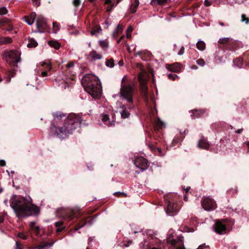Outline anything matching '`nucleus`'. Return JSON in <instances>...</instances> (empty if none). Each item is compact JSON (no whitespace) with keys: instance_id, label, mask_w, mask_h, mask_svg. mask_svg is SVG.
Segmentation results:
<instances>
[{"instance_id":"8fccbe9b","label":"nucleus","mask_w":249,"mask_h":249,"mask_svg":"<svg viewBox=\"0 0 249 249\" xmlns=\"http://www.w3.org/2000/svg\"><path fill=\"white\" fill-rule=\"evenodd\" d=\"M196 63L200 66H203L205 64L204 60L202 58H199L197 60Z\"/></svg>"},{"instance_id":"13d9d810","label":"nucleus","mask_w":249,"mask_h":249,"mask_svg":"<svg viewBox=\"0 0 249 249\" xmlns=\"http://www.w3.org/2000/svg\"><path fill=\"white\" fill-rule=\"evenodd\" d=\"M184 53V47L183 46L181 47L178 53V55H182Z\"/></svg>"},{"instance_id":"473e14b6","label":"nucleus","mask_w":249,"mask_h":249,"mask_svg":"<svg viewBox=\"0 0 249 249\" xmlns=\"http://www.w3.org/2000/svg\"><path fill=\"white\" fill-rule=\"evenodd\" d=\"M196 45V48L200 51H203L206 48V44L203 41H198Z\"/></svg>"},{"instance_id":"f8f14e48","label":"nucleus","mask_w":249,"mask_h":249,"mask_svg":"<svg viewBox=\"0 0 249 249\" xmlns=\"http://www.w3.org/2000/svg\"><path fill=\"white\" fill-rule=\"evenodd\" d=\"M128 104L125 105H123L121 107L122 110L120 111L121 117L123 119H128L130 116V113L128 109H132L134 108V105L133 104V101L131 103L128 102Z\"/></svg>"},{"instance_id":"864d4df0","label":"nucleus","mask_w":249,"mask_h":249,"mask_svg":"<svg viewBox=\"0 0 249 249\" xmlns=\"http://www.w3.org/2000/svg\"><path fill=\"white\" fill-rule=\"evenodd\" d=\"M168 0H156L158 4L159 5H163L167 2Z\"/></svg>"},{"instance_id":"c756f323","label":"nucleus","mask_w":249,"mask_h":249,"mask_svg":"<svg viewBox=\"0 0 249 249\" xmlns=\"http://www.w3.org/2000/svg\"><path fill=\"white\" fill-rule=\"evenodd\" d=\"M48 44L49 46L55 49H58L60 47V44L55 40H50L48 41Z\"/></svg>"},{"instance_id":"3c124183","label":"nucleus","mask_w":249,"mask_h":249,"mask_svg":"<svg viewBox=\"0 0 249 249\" xmlns=\"http://www.w3.org/2000/svg\"><path fill=\"white\" fill-rule=\"evenodd\" d=\"M125 39V36H122L120 38L117 40V42L118 44H120L122 43V44H123L124 43V40Z\"/></svg>"},{"instance_id":"5fc2aeb1","label":"nucleus","mask_w":249,"mask_h":249,"mask_svg":"<svg viewBox=\"0 0 249 249\" xmlns=\"http://www.w3.org/2000/svg\"><path fill=\"white\" fill-rule=\"evenodd\" d=\"M109 119V116L108 115L105 114V115H104V116L103 117L102 121L104 122H107V121H108Z\"/></svg>"},{"instance_id":"b1692460","label":"nucleus","mask_w":249,"mask_h":249,"mask_svg":"<svg viewBox=\"0 0 249 249\" xmlns=\"http://www.w3.org/2000/svg\"><path fill=\"white\" fill-rule=\"evenodd\" d=\"M202 208L206 211H213L216 208V203H201Z\"/></svg>"},{"instance_id":"09e8293b","label":"nucleus","mask_w":249,"mask_h":249,"mask_svg":"<svg viewBox=\"0 0 249 249\" xmlns=\"http://www.w3.org/2000/svg\"><path fill=\"white\" fill-rule=\"evenodd\" d=\"M167 76L169 79H171L172 80H175L176 78L178 77V76H177V74H172V73L168 74Z\"/></svg>"},{"instance_id":"4468645a","label":"nucleus","mask_w":249,"mask_h":249,"mask_svg":"<svg viewBox=\"0 0 249 249\" xmlns=\"http://www.w3.org/2000/svg\"><path fill=\"white\" fill-rule=\"evenodd\" d=\"M139 81L140 83V89L144 96L147 95V86L146 85V81L143 79L141 75H139L138 77Z\"/></svg>"},{"instance_id":"2eb2a0df","label":"nucleus","mask_w":249,"mask_h":249,"mask_svg":"<svg viewBox=\"0 0 249 249\" xmlns=\"http://www.w3.org/2000/svg\"><path fill=\"white\" fill-rule=\"evenodd\" d=\"M210 146V144L207 139H205L204 137L198 141L197 143V147L200 149L209 150Z\"/></svg>"},{"instance_id":"393cba45","label":"nucleus","mask_w":249,"mask_h":249,"mask_svg":"<svg viewBox=\"0 0 249 249\" xmlns=\"http://www.w3.org/2000/svg\"><path fill=\"white\" fill-rule=\"evenodd\" d=\"M178 196L174 194H169L165 196L166 202H177Z\"/></svg>"},{"instance_id":"cd10ccee","label":"nucleus","mask_w":249,"mask_h":249,"mask_svg":"<svg viewBox=\"0 0 249 249\" xmlns=\"http://www.w3.org/2000/svg\"><path fill=\"white\" fill-rule=\"evenodd\" d=\"M89 56L94 60H99L102 58V55L100 54L97 53L95 51H92L90 52Z\"/></svg>"},{"instance_id":"6e6d98bb","label":"nucleus","mask_w":249,"mask_h":249,"mask_svg":"<svg viewBox=\"0 0 249 249\" xmlns=\"http://www.w3.org/2000/svg\"><path fill=\"white\" fill-rule=\"evenodd\" d=\"M5 215H6V213H3L1 215H0V223H2L3 222Z\"/></svg>"},{"instance_id":"49530a36","label":"nucleus","mask_w":249,"mask_h":249,"mask_svg":"<svg viewBox=\"0 0 249 249\" xmlns=\"http://www.w3.org/2000/svg\"><path fill=\"white\" fill-rule=\"evenodd\" d=\"M42 66L45 67L48 71H51L52 69L51 64L46 62H43Z\"/></svg>"},{"instance_id":"de8ad7c7","label":"nucleus","mask_w":249,"mask_h":249,"mask_svg":"<svg viewBox=\"0 0 249 249\" xmlns=\"http://www.w3.org/2000/svg\"><path fill=\"white\" fill-rule=\"evenodd\" d=\"M7 12H8V11L5 7H3L0 8V15H5L6 14H7Z\"/></svg>"},{"instance_id":"423d86ee","label":"nucleus","mask_w":249,"mask_h":249,"mask_svg":"<svg viewBox=\"0 0 249 249\" xmlns=\"http://www.w3.org/2000/svg\"><path fill=\"white\" fill-rule=\"evenodd\" d=\"M228 222V219H222L216 220L213 226L215 232L219 234L227 233L229 231L228 230V227L229 226Z\"/></svg>"},{"instance_id":"4c0bfd02","label":"nucleus","mask_w":249,"mask_h":249,"mask_svg":"<svg viewBox=\"0 0 249 249\" xmlns=\"http://www.w3.org/2000/svg\"><path fill=\"white\" fill-rule=\"evenodd\" d=\"M114 195L116 197H121V198L126 197L127 196V195L125 193H124V192H120L114 193Z\"/></svg>"},{"instance_id":"052dcab7","label":"nucleus","mask_w":249,"mask_h":249,"mask_svg":"<svg viewBox=\"0 0 249 249\" xmlns=\"http://www.w3.org/2000/svg\"><path fill=\"white\" fill-rule=\"evenodd\" d=\"M34 5L38 6L40 5V0H32Z\"/></svg>"},{"instance_id":"c03bdc74","label":"nucleus","mask_w":249,"mask_h":249,"mask_svg":"<svg viewBox=\"0 0 249 249\" xmlns=\"http://www.w3.org/2000/svg\"><path fill=\"white\" fill-rule=\"evenodd\" d=\"M81 3V0H73L72 1V4L76 8L78 7L80 5Z\"/></svg>"},{"instance_id":"9d476101","label":"nucleus","mask_w":249,"mask_h":249,"mask_svg":"<svg viewBox=\"0 0 249 249\" xmlns=\"http://www.w3.org/2000/svg\"><path fill=\"white\" fill-rule=\"evenodd\" d=\"M244 62L249 68V50L244 53L243 58L238 57L233 60L234 64L239 68L243 65Z\"/></svg>"},{"instance_id":"6ab92c4d","label":"nucleus","mask_w":249,"mask_h":249,"mask_svg":"<svg viewBox=\"0 0 249 249\" xmlns=\"http://www.w3.org/2000/svg\"><path fill=\"white\" fill-rule=\"evenodd\" d=\"M192 113V118L195 119L196 118L202 117L206 112V109H194L191 111Z\"/></svg>"},{"instance_id":"9b49d317","label":"nucleus","mask_w":249,"mask_h":249,"mask_svg":"<svg viewBox=\"0 0 249 249\" xmlns=\"http://www.w3.org/2000/svg\"><path fill=\"white\" fill-rule=\"evenodd\" d=\"M180 208V205L178 203H167L165 207V211L169 215L172 216L176 214Z\"/></svg>"},{"instance_id":"aec40b11","label":"nucleus","mask_w":249,"mask_h":249,"mask_svg":"<svg viewBox=\"0 0 249 249\" xmlns=\"http://www.w3.org/2000/svg\"><path fill=\"white\" fill-rule=\"evenodd\" d=\"M136 55L141 56L142 59L144 61H147L150 58L152 55L151 53L148 51H139L136 53Z\"/></svg>"},{"instance_id":"4d7b16f0","label":"nucleus","mask_w":249,"mask_h":249,"mask_svg":"<svg viewBox=\"0 0 249 249\" xmlns=\"http://www.w3.org/2000/svg\"><path fill=\"white\" fill-rule=\"evenodd\" d=\"M16 249H22V245L18 242H16Z\"/></svg>"},{"instance_id":"72a5a7b5","label":"nucleus","mask_w":249,"mask_h":249,"mask_svg":"<svg viewBox=\"0 0 249 249\" xmlns=\"http://www.w3.org/2000/svg\"><path fill=\"white\" fill-rule=\"evenodd\" d=\"M37 42L34 38H31L29 40V43L27 44L28 48H35L37 46Z\"/></svg>"},{"instance_id":"ea45409f","label":"nucleus","mask_w":249,"mask_h":249,"mask_svg":"<svg viewBox=\"0 0 249 249\" xmlns=\"http://www.w3.org/2000/svg\"><path fill=\"white\" fill-rule=\"evenodd\" d=\"M201 202H216L210 196L205 197L203 198V200Z\"/></svg>"},{"instance_id":"a18cd8bd","label":"nucleus","mask_w":249,"mask_h":249,"mask_svg":"<svg viewBox=\"0 0 249 249\" xmlns=\"http://www.w3.org/2000/svg\"><path fill=\"white\" fill-rule=\"evenodd\" d=\"M100 31H101V28L100 27H99L98 28H94L91 31V34L92 35H95L97 33H98Z\"/></svg>"},{"instance_id":"e2e57ef3","label":"nucleus","mask_w":249,"mask_h":249,"mask_svg":"<svg viewBox=\"0 0 249 249\" xmlns=\"http://www.w3.org/2000/svg\"><path fill=\"white\" fill-rule=\"evenodd\" d=\"M74 214H75V213H74V211H73V210L71 211V215H70L68 217L70 220H72L73 219V217L74 216Z\"/></svg>"},{"instance_id":"412c9836","label":"nucleus","mask_w":249,"mask_h":249,"mask_svg":"<svg viewBox=\"0 0 249 249\" xmlns=\"http://www.w3.org/2000/svg\"><path fill=\"white\" fill-rule=\"evenodd\" d=\"M36 15L35 12L31 13L30 15L24 16L25 21L30 25H32L36 18Z\"/></svg>"},{"instance_id":"7c9ffc66","label":"nucleus","mask_w":249,"mask_h":249,"mask_svg":"<svg viewBox=\"0 0 249 249\" xmlns=\"http://www.w3.org/2000/svg\"><path fill=\"white\" fill-rule=\"evenodd\" d=\"M184 138V135L181 133H180V136L175 138L173 140V143L174 145L177 144L178 143H180L182 142L183 139Z\"/></svg>"},{"instance_id":"5701e85b","label":"nucleus","mask_w":249,"mask_h":249,"mask_svg":"<svg viewBox=\"0 0 249 249\" xmlns=\"http://www.w3.org/2000/svg\"><path fill=\"white\" fill-rule=\"evenodd\" d=\"M180 64L178 63H175L171 65H168L167 67V69L171 71L174 72H178L180 70Z\"/></svg>"},{"instance_id":"0e129e2a","label":"nucleus","mask_w":249,"mask_h":249,"mask_svg":"<svg viewBox=\"0 0 249 249\" xmlns=\"http://www.w3.org/2000/svg\"><path fill=\"white\" fill-rule=\"evenodd\" d=\"M211 5V2H210L209 1H208V0H205L204 1V5L205 6H209Z\"/></svg>"},{"instance_id":"39448f33","label":"nucleus","mask_w":249,"mask_h":249,"mask_svg":"<svg viewBox=\"0 0 249 249\" xmlns=\"http://www.w3.org/2000/svg\"><path fill=\"white\" fill-rule=\"evenodd\" d=\"M218 43L221 45L219 48L224 51H234L236 50V44L232 39L230 38H220L218 40Z\"/></svg>"},{"instance_id":"c9c22d12","label":"nucleus","mask_w":249,"mask_h":249,"mask_svg":"<svg viewBox=\"0 0 249 249\" xmlns=\"http://www.w3.org/2000/svg\"><path fill=\"white\" fill-rule=\"evenodd\" d=\"M106 65L108 67H113L114 66L113 59L110 58L109 59H107L106 61Z\"/></svg>"},{"instance_id":"20e7f679","label":"nucleus","mask_w":249,"mask_h":249,"mask_svg":"<svg viewBox=\"0 0 249 249\" xmlns=\"http://www.w3.org/2000/svg\"><path fill=\"white\" fill-rule=\"evenodd\" d=\"M127 77L124 76L122 80L121 87L120 89V95L127 102H133V94L134 93V88L133 86L128 82H126Z\"/></svg>"},{"instance_id":"a19ab883","label":"nucleus","mask_w":249,"mask_h":249,"mask_svg":"<svg viewBox=\"0 0 249 249\" xmlns=\"http://www.w3.org/2000/svg\"><path fill=\"white\" fill-rule=\"evenodd\" d=\"M241 21L242 22H245L246 24H248L249 23V18L247 17L245 14H242Z\"/></svg>"},{"instance_id":"dca6fc26","label":"nucleus","mask_w":249,"mask_h":249,"mask_svg":"<svg viewBox=\"0 0 249 249\" xmlns=\"http://www.w3.org/2000/svg\"><path fill=\"white\" fill-rule=\"evenodd\" d=\"M122 0H116L115 3V2H112V0H105V4L108 5V6L106 8L107 12H110L114 7L116 6Z\"/></svg>"},{"instance_id":"79ce46f5","label":"nucleus","mask_w":249,"mask_h":249,"mask_svg":"<svg viewBox=\"0 0 249 249\" xmlns=\"http://www.w3.org/2000/svg\"><path fill=\"white\" fill-rule=\"evenodd\" d=\"M18 237L24 240H27L28 238L29 235L24 233L19 232L18 234Z\"/></svg>"},{"instance_id":"37998d69","label":"nucleus","mask_w":249,"mask_h":249,"mask_svg":"<svg viewBox=\"0 0 249 249\" xmlns=\"http://www.w3.org/2000/svg\"><path fill=\"white\" fill-rule=\"evenodd\" d=\"M115 31L117 33L116 36H118L123 32L122 26L121 25H118L116 27Z\"/></svg>"},{"instance_id":"c85d7f7f","label":"nucleus","mask_w":249,"mask_h":249,"mask_svg":"<svg viewBox=\"0 0 249 249\" xmlns=\"http://www.w3.org/2000/svg\"><path fill=\"white\" fill-rule=\"evenodd\" d=\"M12 39L9 37H0V45L11 43Z\"/></svg>"},{"instance_id":"e433bc0d","label":"nucleus","mask_w":249,"mask_h":249,"mask_svg":"<svg viewBox=\"0 0 249 249\" xmlns=\"http://www.w3.org/2000/svg\"><path fill=\"white\" fill-rule=\"evenodd\" d=\"M99 45L103 49L106 50L108 47V44L107 41L102 40L99 41Z\"/></svg>"},{"instance_id":"603ef678","label":"nucleus","mask_w":249,"mask_h":249,"mask_svg":"<svg viewBox=\"0 0 249 249\" xmlns=\"http://www.w3.org/2000/svg\"><path fill=\"white\" fill-rule=\"evenodd\" d=\"M62 88L66 89L67 87H69V85L68 82H64V81L61 82Z\"/></svg>"},{"instance_id":"bf43d9fd","label":"nucleus","mask_w":249,"mask_h":249,"mask_svg":"<svg viewBox=\"0 0 249 249\" xmlns=\"http://www.w3.org/2000/svg\"><path fill=\"white\" fill-rule=\"evenodd\" d=\"M224 141H226V143H228L230 141V139L226 137L223 138L222 139H221V142H224Z\"/></svg>"},{"instance_id":"4be33fe9","label":"nucleus","mask_w":249,"mask_h":249,"mask_svg":"<svg viewBox=\"0 0 249 249\" xmlns=\"http://www.w3.org/2000/svg\"><path fill=\"white\" fill-rule=\"evenodd\" d=\"M54 226L56 228V232L60 233L64 231H66V227L64 225V222L62 221L56 222L54 223Z\"/></svg>"},{"instance_id":"69168bd1","label":"nucleus","mask_w":249,"mask_h":249,"mask_svg":"<svg viewBox=\"0 0 249 249\" xmlns=\"http://www.w3.org/2000/svg\"><path fill=\"white\" fill-rule=\"evenodd\" d=\"M53 28L54 29L56 28L57 30H58L59 29L57 23L55 22H53Z\"/></svg>"},{"instance_id":"774afa93","label":"nucleus","mask_w":249,"mask_h":249,"mask_svg":"<svg viewBox=\"0 0 249 249\" xmlns=\"http://www.w3.org/2000/svg\"><path fill=\"white\" fill-rule=\"evenodd\" d=\"M6 164V162L4 160H0V166H4Z\"/></svg>"},{"instance_id":"f704fd0d","label":"nucleus","mask_w":249,"mask_h":249,"mask_svg":"<svg viewBox=\"0 0 249 249\" xmlns=\"http://www.w3.org/2000/svg\"><path fill=\"white\" fill-rule=\"evenodd\" d=\"M139 4V0H134V3L132 4L131 7V13H134L136 12L137 8L138 7Z\"/></svg>"},{"instance_id":"338daca9","label":"nucleus","mask_w":249,"mask_h":249,"mask_svg":"<svg viewBox=\"0 0 249 249\" xmlns=\"http://www.w3.org/2000/svg\"><path fill=\"white\" fill-rule=\"evenodd\" d=\"M132 243V240H128L127 242V243H124V246L126 247H128L130 246V245H131Z\"/></svg>"},{"instance_id":"a878e982","label":"nucleus","mask_w":249,"mask_h":249,"mask_svg":"<svg viewBox=\"0 0 249 249\" xmlns=\"http://www.w3.org/2000/svg\"><path fill=\"white\" fill-rule=\"evenodd\" d=\"M30 230L33 231L36 235L38 236L40 234V228L36 226V222L32 221L29 224Z\"/></svg>"},{"instance_id":"f3484780","label":"nucleus","mask_w":249,"mask_h":249,"mask_svg":"<svg viewBox=\"0 0 249 249\" xmlns=\"http://www.w3.org/2000/svg\"><path fill=\"white\" fill-rule=\"evenodd\" d=\"M0 26L3 30L7 31H11L13 28L10 21L7 19L5 20H0Z\"/></svg>"},{"instance_id":"7ed1b4c3","label":"nucleus","mask_w":249,"mask_h":249,"mask_svg":"<svg viewBox=\"0 0 249 249\" xmlns=\"http://www.w3.org/2000/svg\"><path fill=\"white\" fill-rule=\"evenodd\" d=\"M10 206L18 218L36 215L39 213V208L34 203H10Z\"/></svg>"},{"instance_id":"a211bd4d","label":"nucleus","mask_w":249,"mask_h":249,"mask_svg":"<svg viewBox=\"0 0 249 249\" xmlns=\"http://www.w3.org/2000/svg\"><path fill=\"white\" fill-rule=\"evenodd\" d=\"M164 125V123L160 119V118H157L155 120L153 124V129L156 132L159 131L160 129L162 128Z\"/></svg>"},{"instance_id":"ddd939ff","label":"nucleus","mask_w":249,"mask_h":249,"mask_svg":"<svg viewBox=\"0 0 249 249\" xmlns=\"http://www.w3.org/2000/svg\"><path fill=\"white\" fill-rule=\"evenodd\" d=\"M134 164L142 171L146 170L149 166L148 160L142 157H139L135 159Z\"/></svg>"},{"instance_id":"58836bf2","label":"nucleus","mask_w":249,"mask_h":249,"mask_svg":"<svg viewBox=\"0 0 249 249\" xmlns=\"http://www.w3.org/2000/svg\"><path fill=\"white\" fill-rule=\"evenodd\" d=\"M8 76L9 77V82L10 81V79L11 77H13L14 76L15 74H16L15 71L14 70H8L7 71Z\"/></svg>"},{"instance_id":"1a4fd4ad","label":"nucleus","mask_w":249,"mask_h":249,"mask_svg":"<svg viewBox=\"0 0 249 249\" xmlns=\"http://www.w3.org/2000/svg\"><path fill=\"white\" fill-rule=\"evenodd\" d=\"M157 240V238H154L152 237H148V240H144L143 243L141 242L140 246L142 248V249H160L154 246Z\"/></svg>"},{"instance_id":"bb28decb","label":"nucleus","mask_w":249,"mask_h":249,"mask_svg":"<svg viewBox=\"0 0 249 249\" xmlns=\"http://www.w3.org/2000/svg\"><path fill=\"white\" fill-rule=\"evenodd\" d=\"M53 244V243H48L46 241H43L39 245L36 246V248L37 249H44L46 247L52 246Z\"/></svg>"},{"instance_id":"f03ea898","label":"nucleus","mask_w":249,"mask_h":249,"mask_svg":"<svg viewBox=\"0 0 249 249\" xmlns=\"http://www.w3.org/2000/svg\"><path fill=\"white\" fill-rule=\"evenodd\" d=\"M81 83L85 90L93 97L101 95L102 87L98 78L92 74H86L82 78Z\"/></svg>"},{"instance_id":"6e6552de","label":"nucleus","mask_w":249,"mask_h":249,"mask_svg":"<svg viewBox=\"0 0 249 249\" xmlns=\"http://www.w3.org/2000/svg\"><path fill=\"white\" fill-rule=\"evenodd\" d=\"M8 56L6 60L11 65L17 66V63L20 60V55L16 51L11 50L8 53Z\"/></svg>"},{"instance_id":"2f4dec72","label":"nucleus","mask_w":249,"mask_h":249,"mask_svg":"<svg viewBox=\"0 0 249 249\" xmlns=\"http://www.w3.org/2000/svg\"><path fill=\"white\" fill-rule=\"evenodd\" d=\"M86 224V221L84 219L80 220V221L75 225L74 228L75 231H78L80 228L83 227Z\"/></svg>"},{"instance_id":"f257e3e1","label":"nucleus","mask_w":249,"mask_h":249,"mask_svg":"<svg viewBox=\"0 0 249 249\" xmlns=\"http://www.w3.org/2000/svg\"><path fill=\"white\" fill-rule=\"evenodd\" d=\"M53 119L51 123L50 135L59 139L68 137L84 124L79 114L74 113L67 114L58 111L53 112Z\"/></svg>"},{"instance_id":"680f3d73","label":"nucleus","mask_w":249,"mask_h":249,"mask_svg":"<svg viewBox=\"0 0 249 249\" xmlns=\"http://www.w3.org/2000/svg\"><path fill=\"white\" fill-rule=\"evenodd\" d=\"M73 66H74V63L73 62H71L67 64L66 67H67V68L69 69L71 67H72Z\"/></svg>"},{"instance_id":"0eeeda50","label":"nucleus","mask_w":249,"mask_h":249,"mask_svg":"<svg viewBox=\"0 0 249 249\" xmlns=\"http://www.w3.org/2000/svg\"><path fill=\"white\" fill-rule=\"evenodd\" d=\"M37 32L42 33L46 32L49 28L46 19L42 16H38L36 20Z\"/></svg>"}]
</instances>
